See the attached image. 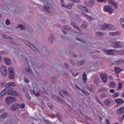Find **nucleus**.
I'll return each instance as SVG.
<instances>
[{
	"instance_id": "obj_1",
	"label": "nucleus",
	"mask_w": 124,
	"mask_h": 124,
	"mask_svg": "<svg viewBox=\"0 0 124 124\" xmlns=\"http://www.w3.org/2000/svg\"><path fill=\"white\" fill-rule=\"evenodd\" d=\"M7 93L8 95H14L15 96H18V94L17 92L15 91L11 87L7 88L4 89L3 91H2L0 93V97H2L3 95Z\"/></svg>"
},
{
	"instance_id": "obj_2",
	"label": "nucleus",
	"mask_w": 124,
	"mask_h": 124,
	"mask_svg": "<svg viewBox=\"0 0 124 124\" xmlns=\"http://www.w3.org/2000/svg\"><path fill=\"white\" fill-rule=\"evenodd\" d=\"M44 3H46V5L43 6V10H45L48 13H50L52 10H54V7L51 6L49 4V3L46 1H43Z\"/></svg>"
},
{
	"instance_id": "obj_3",
	"label": "nucleus",
	"mask_w": 124,
	"mask_h": 124,
	"mask_svg": "<svg viewBox=\"0 0 124 124\" xmlns=\"http://www.w3.org/2000/svg\"><path fill=\"white\" fill-rule=\"evenodd\" d=\"M9 71V75L8 78L9 79L11 80H13L14 78H15V71H14V69L12 67H9L8 69Z\"/></svg>"
},
{
	"instance_id": "obj_4",
	"label": "nucleus",
	"mask_w": 124,
	"mask_h": 124,
	"mask_svg": "<svg viewBox=\"0 0 124 124\" xmlns=\"http://www.w3.org/2000/svg\"><path fill=\"white\" fill-rule=\"evenodd\" d=\"M111 43L113 44L112 46L114 48H123V47H124V43L120 41L112 42Z\"/></svg>"
},
{
	"instance_id": "obj_5",
	"label": "nucleus",
	"mask_w": 124,
	"mask_h": 124,
	"mask_svg": "<svg viewBox=\"0 0 124 124\" xmlns=\"http://www.w3.org/2000/svg\"><path fill=\"white\" fill-rule=\"evenodd\" d=\"M16 101V99L13 97H7L5 99V103L6 104H12Z\"/></svg>"
},
{
	"instance_id": "obj_6",
	"label": "nucleus",
	"mask_w": 124,
	"mask_h": 124,
	"mask_svg": "<svg viewBox=\"0 0 124 124\" xmlns=\"http://www.w3.org/2000/svg\"><path fill=\"white\" fill-rule=\"evenodd\" d=\"M0 72L2 76L6 77L7 76V68H6V67L4 65H2L1 66Z\"/></svg>"
},
{
	"instance_id": "obj_7",
	"label": "nucleus",
	"mask_w": 124,
	"mask_h": 124,
	"mask_svg": "<svg viewBox=\"0 0 124 124\" xmlns=\"http://www.w3.org/2000/svg\"><path fill=\"white\" fill-rule=\"evenodd\" d=\"M104 10L106 12H108L109 14H112L114 12V9L111 7V6L105 5L104 6Z\"/></svg>"
},
{
	"instance_id": "obj_8",
	"label": "nucleus",
	"mask_w": 124,
	"mask_h": 124,
	"mask_svg": "<svg viewBox=\"0 0 124 124\" xmlns=\"http://www.w3.org/2000/svg\"><path fill=\"white\" fill-rule=\"evenodd\" d=\"M24 43H25V44H26V45H27V46H28V47H30V48H31V49L33 50V51H34V52H37V51H38L37 48H36V47H35V46H33V45L31 44V43H30L28 42H24Z\"/></svg>"
},
{
	"instance_id": "obj_9",
	"label": "nucleus",
	"mask_w": 124,
	"mask_h": 124,
	"mask_svg": "<svg viewBox=\"0 0 124 124\" xmlns=\"http://www.w3.org/2000/svg\"><path fill=\"white\" fill-rule=\"evenodd\" d=\"M103 51L105 52L107 55L113 56L115 53V50L114 49H103Z\"/></svg>"
},
{
	"instance_id": "obj_10",
	"label": "nucleus",
	"mask_w": 124,
	"mask_h": 124,
	"mask_svg": "<svg viewBox=\"0 0 124 124\" xmlns=\"http://www.w3.org/2000/svg\"><path fill=\"white\" fill-rule=\"evenodd\" d=\"M52 98L59 103H63V100H62V99L59 96L53 95L52 96Z\"/></svg>"
},
{
	"instance_id": "obj_11",
	"label": "nucleus",
	"mask_w": 124,
	"mask_h": 124,
	"mask_svg": "<svg viewBox=\"0 0 124 124\" xmlns=\"http://www.w3.org/2000/svg\"><path fill=\"white\" fill-rule=\"evenodd\" d=\"M77 7H78V9H80V10H81V11H84H84L85 12H89V11L88 10V9L87 8L86 6H83L82 5H80V4H78L77 5Z\"/></svg>"
},
{
	"instance_id": "obj_12",
	"label": "nucleus",
	"mask_w": 124,
	"mask_h": 124,
	"mask_svg": "<svg viewBox=\"0 0 124 124\" xmlns=\"http://www.w3.org/2000/svg\"><path fill=\"white\" fill-rule=\"evenodd\" d=\"M75 39L76 40H78V41H80V42H86L83 40V34L82 33H79L77 37H75Z\"/></svg>"
},
{
	"instance_id": "obj_13",
	"label": "nucleus",
	"mask_w": 124,
	"mask_h": 124,
	"mask_svg": "<svg viewBox=\"0 0 124 124\" xmlns=\"http://www.w3.org/2000/svg\"><path fill=\"white\" fill-rule=\"evenodd\" d=\"M54 41H55V37H54L53 34H51L48 39V42L49 44H53Z\"/></svg>"
},
{
	"instance_id": "obj_14",
	"label": "nucleus",
	"mask_w": 124,
	"mask_h": 124,
	"mask_svg": "<svg viewBox=\"0 0 124 124\" xmlns=\"http://www.w3.org/2000/svg\"><path fill=\"white\" fill-rule=\"evenodd\" d=\"M19 108H20V105L18 104H15L10 107V108L11 110H13V111H15L19 109Z\"/></svg>"
},
{
	"instance_id": "obj_15",
	"label": "nucleus",
	"mask_w": 124,
	"mask_h": 124,
	"mask_svg": "<svg viewBox=\"0 0 124 124\" xmlns=\"http://www.w3.org/2000/svg\"><path fill=\"white\" fill-rule=\"evenodd\" d=\"M100 77L103 83H106L107 82V76H106V74H102L100 75Z\"/></svg>"
},
{
	"instance_id": "obj_16",
	"label": "nucleus",
	"mask_w": 124,
	"mask_h": 124,
	"mask_svg": "<svg viewBox=\"0 0 124 124\" xmlns=\"http://www.w3.org/2000/svg\"><path fill=\"white\" fill-rule=\"evenodd\" d=\"M16 86V84L14 83V82H11L6 83L4 87L5 88H9V87H15Z\"/></svg>"
},
{
	"instance_id": "obj_17",
	"label": "nucleus",
	"mask_w": 124,
	"mask_h": 124,
	"mask_svg": "<svg viewBox=\"0 0 124 124\" xmlns=\"http://www.w3.org/2000/svg\"><path fill=\"white\" fill-rule=\"evenodd\" d=\"M117 114H118V115H122V114H124V107H121L117 109Z\"/></svg>"
},
{
	"instance_id": "obj_18",
	"label": "nucleus",
	"mask_w": 124,
	"mask_h": 124,
	"mask_svg": "<svg viewBox=\"0 0 124 124\" xmlns=\"http://www.w3.org/2000/svg\"><path fill=\"white\" fill-rule=\"evenodd\" d=\"M124 61L123 60V59H120L117 61H115L113 62V64H115L116 65H119V64H122V63H124Z\"/></svg>"
},
{
	"instance_id": "obj_19",
	"label": "nucleus",
	"mask_w": 124,
	"mask_h": 124,
	"mask_svg": "<svg viewBox=\"0 0 124 124\" xmlns=\"http://www.w3.org/2000/svg\"><path fill=\"white\" fill-rule=\"evenodd\" d=\"M115 102H116V103L119 104V105H122V104H124V100L121 98H118L117 99H115Z\"/></svg>"
},
{
	"instance_id": "obj_20",
	"label": "nucleus",
	"mask_w": 124,
	"mask_h": 124,
	"mask_svg": "<svg viewBox=\"0 0 124 124\" xmlns=\"http://www.w3.org/2000/svg\"><path fill=\"white\" fill-rule=\"evenodd\" d=\"M4 62H5L6 64L7 65H11V61H10V59L7 57L4 58L3 59Z\"/></svg>"
},
{
	"instance_id": "obj_21",
	"label": "nucleus",
	"mask_w": 124,
	"mask_h": 124,
	"mask_svg": "<svg viewBox=\"0 0 124 124\" xmlns=\"http://www.w3.org/2000/svg\"><path fill=\"white\" fill-rule=\"evenodd\" d=\"M85 62L86 61L85 60H81L77 62V64L78 67H80V66H82V65L85 64Z\"/></svg>"
},
{
	"instance_id": "obj_22",
	"label": "nucleus",
	"mask_w": 124,
	"mask_h": 124,
	"mask_svg": "<svg viewBox=\"0 0 124 124\" xmlns=\"http://www.w3.org/2000/svg\"><path fill=\"white\" fill-rule=\"evenodd\" d=\"M114 71L116 74H119L121 71H123V70L121 69L120 67H114Z\"/></svg>"
},
{
	"instance_id": "obj_23",
	"label": "nucleus",
	"mask_w": 124,
	"mask_h": 124,
	"mask_svg": "<svg viewBox=\"0 0 124 124\" xmlns=\"http://www.w3.org/2000/svg\"><path fill=\"white\" fill-rule=\"evenodd\" d=\"M121 34V32L119 31H116V32H111L109 33V35H111L112 36H115L116 35H120Z\"/></svg>"
},
{
	"instance_id": "obj_24",
	"label": "nucleus",
	"mask_w": 124,
	"mask_h": 124,
	"mask_svg": "<svg viewBox=\"0 0 124 124\" xmlns=\"http://www.w3.org/2000/svg\"><path fill=\"white\" fill-rule=\"evenodd\" d=\"M16 29H20L21 31H25V26L23 24H20L16 27Z\"/></svg>"
},
{
	"instance_id": "obj_25",
	"label": "nucleus",
	"mask_w": 124,
	"mask_h": 124,
	"mask_svg": "<svg viewBox=\"0 0 124 124\" xmlns=\"http://www.w3.org/2000/svg\"><path fill=\"white\" fill-rule=\"evenodd\" d=\"M93 4H94V1L93 0H91L88 2L86 3L87 6H93Z\"/></svg>"
},
{
	"instance_id": "obj_26",
	"label": "nucleus",
	"mask_w": 124,
	"mask_h": 124,
	"mask_svg": "<svg viewBox=\"0 0 124 124\" xmlns=\"http://www.w3.org/2000/svg\"><path fill=\"white\" fill-rule=\"evenodd\" d=\"M31 65H32V66H35V67H37V65L39 64V62H38L37 61H34L31 62Z\"/></svg>"
},
{
	"instance_id": "obj_27",
	"label": "nucleus",
	"mask_w": 124,
	"mask_h": 124,
	"mask_svg": "<svg viewBox=\"0 0 124 124\" xmlns=\"http://www.w3.org/2000/svg\"><path fill=\"white\" fill-rule=\"evenodd\" d=\"M63 29L65 31H69L72 30V29H71V28H70V27H69L68 25H65L63 26Z\"/></svg>"
},
{
	"instance_id": "obj_28",
	"label": "nucleus",
	"mask_w": 124,
	"mask_h": 124,
	"mask_svg": "<svg viewBox=\"0 0 124 124\" xmlns=\"http://www.w3.org/2000/svg\"><path fill=\"white\" fill-rule=\"evenodd\" d=\"M106 97H108V94L105 93H102L100 95V98L101 99H103V98H106Z\"/></svg>"
},
{
	"instance_id": "obj_29",
	"label": "nucleus",
	"mask_w": 124,
	"mask_h": 124,
	"mask_svg": "<svg viewBox=\"0 0 124 124\" xmlns=\"http://www.w3.org/2000/svg\"><path fill=\"white\" fill-rule=\"evenodd\" d=\"M82 80L84 83H86L87 81V75L86 72H84L82 75Z\"/></svg>"
},
{
	"instance_id": "obj_30",
	"label": "nucleus",
	"mask_w": 124,
	"mask_h": 124,
	"mask_svg": "<svg viewBox=\"0 0 124 124\" xmlns=\"http://www.w3.org/2000/svg\"><path fill=\"white\" fill-rule=\"evenodd\" d=\"M83 16H86V18L89 21H92L93 20V18L92 16H88L87 14L85 13H83Z\"/></svg>"
},
{
	"instance_id": "obj_31",
	"label": "nucleus",
	"mask_w": 124,
	"mask_h": 124,
	"mask_svg": "<svg viewBox=\"0 0 124 124\" xmlns=\"http://www.w3.org/2000/svg\"><path fill=\"white\" fill-rule=\"evenodd\" d=\"M8 115V113H7V112L3 113L0 116V119H5V118L7 117Z\"/></svg>"
},
{
	"instance_id": "obj_32",
	"label": "nucleus",
	"mask_w": 124,
	"mask_h": 124,
	"mask_svg": "<svg viewBox=\"0 0 124 124\" xmlns=\"http://www.w3.org/2000/svg\"><path fill=\"white\" fill-rule=\"evenodd\" d=\"M104 103H105V105H106V106H109V105H111V101L108 99L105 100Z\"/></svg>"
},
{
	"instance_id": "obj_33",
	"label": "nucleus",
	"mask_w": 124,
	"mask_h": 124,
	"mask_svg": "<svg viewBox=\"0 0 124 124\" xmlns=\"http://www.w3.org/2000/svg\"><path fill=\"white\" fill-rule=\"evenodd\" d=\"M71 24L72 27H73V28H75V29H77V30H78V31H81V30H80V29H79L78 26H76V25H75V23H74V22H72Z\"/></svg>"
},
{
	"instance_id": "obj_34",
	"label": "nucleus",
	"mask_w": 124,
	"mask_h": 124,
	"mask_svg": "<svg viewBox=\"0 0 124 124\" xmlns=\"http://www.w3.org/2000/svg\"><path fill=\"white\" fill-rule=\"evenodd\" d=\"M98 92H99V93H104L106 92V88L104 87L99 88L98 89Z\"/></svg>"
},
{
	"instance_id": "obj_35",
	"label": "nucleus",
	"mask_w": 124,
	"mask_h": 124,
	"mask_svg": "<svg viewBox=\"0 0 124 124\" xmlns=\"http://www.w3.org/2000/svg\"><path fill=\"white\" fill-rule=\"evenodd\" d=\"M88 90L90 92H94V86L90 85L88 87Z\"/></svg>"
},
{
	"instance_id": "obj_36",
	"label": "nucleus",
	"mask_w": 124,
	"mask_h": 124,
	"mask_svg": "<svg viewBox=\"0 0 124 124\" xmlns=\"http://www.w3.org/2000/svg\"><path fill=\"white\" fill-rule=\"evenodd\" d=\"M69 54H70V55H72L73 57H75V58H78L77 55L72 50H69Z\"/></svg>"
},
{
	"instance_id": "obj_37",
	"label": "nucleus",
	"mask_w": 124,
	"mask_h": 124,
	"mask_svg": "<svg viewBox=\"0 0 124 124\" xmlns=\"http://www.w3.org/2000/svg\"><path fill=\"white\" fill-rule=\"evenodd\" d=\"M25 70H27L28 73H29V74H31V75L33 74V72H32V70H31L30 67H28L27 69V68H25Z\"/></svg>"
},
{
	"instance_id": "obj_38",
	"label": "nucleus",
	"mask_w": 124,
	"mask_h": 124,
	"mask_svg": "<svg viewBox=\"0 0 124 124\" xmlns=\"http://www.w3.org/2000/svg\"><path fill=\"white\" fill-rule=\"evenodd\" d=\"M106 29H108V24H104L102 26V30L106 31Z\"/></svg>"
},
{
	"instance_id": "obj_39",
	"label": "nucleus",
	"mask_w": 124,
	"mask_h": 124,
	"mask_svg": "<svg viewBox=\"0 0 124 124\" xmlns=\"http://www.w3.org/2000/svg\"><path fill=\"white\" fill-rule=\"evenodd\" d=\"M121 26L123 29H124V18H121L120 19Z\"/></svg>"
},
{
	"instance_id": "obj_40",
	"label": "nucleus",
	"mask_w": 124,
	"mask_h": 124,
	"mask_svg": "<svg viewBox=\"0 0 124 124\" xmlns=\"http://www.w3.org/2000/svg\"><path fill=\"white\" fill-rule=\"evenodd\" d=\"M108 29L109 30V31H113L114 30V26L111 24H108Z\"/></svg>"
},
{
	"instance_id": "obj_41",
	"label": "nucleus",
	"mask_w": 124,
	"mask_h": 124,
	"mask_svg": "<svg viewBox=\"0 0 124 124\" xmlns=\"http://www.w3.org/2000/svg\"><path fill=\"white\" fill-rule=\"evenodd\" d=\"M3 37L4 38H6V39H11V40L12 39V37L4 34L3 35Z\"/></svg>"
},
{
	"instance_id": "obj_42",
	"label": "nucleus",
	"mask_w": 124,
	"mask_h": 124,
	"mask_svg": "<svg viewBox=\"0 0 124 124\" xmlns=\"http://www.w3.org/2000/svg\"><path fill=\"white\" fill-rule=\"evenodd\" d=\"M62 92L63 94H64V95H65V96H68V95H69V94H68V93L67 92V91H66V90H63L62 91Z\"/></svg>"
},
{
	"instance_id": "obj_43",
	"label": "nucleus",
	"mask_w": 124,
	"mask_h": 124,
	"mask_svg": "<svg viewBox=\"0 0 124 124\" xmlns=\"http://www.w3.org/2000/svg\"><path fill=\"white\" fill-rule=\"evenodd\" d=\"M51 80L52 84H55V83H56L57 81V79H56V78L53 77H51Z\"/></svg>"
},
{
	"instance_id": "obj_44",
	"label": "nucleus",
	"mask_w": 124,
	"mask_h": 124,
	"mask_svg": "<svg viewBox=\"0 0 124 124\" xmlns=\"http://www.w3.org/2000/svg\"><path fill=\"white\" fill-rule=\"evenodd\" d=\"M56 116H57V117L58 118V119L59 120H60V121H61V120H62V115H61V114H60L58 112H57L56 113Z\"/></svg>"
},
{
	"instance_id": "obj_45",
	"label": "nucleus",
	"mask_w": 124,
	"mask_h": 124,
	"mask_svg": "<svg viewBox=\"0 0 124 124\" xmlns=\"http://www.w3.org/2000/svg\"><path fill=\"white\" fill-rule=\"evenodd\" d=\"M96 35L97 36H99L100 35H104V33H103V32H102L99 31V32H96Z\"/></svg>"
},
{
	"instance_id": "obj_46",
	"label": "nucleus",
	"mask_w": 124,
	"mask_h": 124,
	"mask_svg": "<svg viewBox=\"0 0 124 124\" xmlns=\"http://www.w3.org/2000/svg\"><path fill=\"white\" fill-rule=\"evenodd\" d=\"M112 96L115 98L120 96V94L118 93H115L114 94H113Z\"/></svg>"
},
{
	"instance_id": "obj_47",
	"label": "nucleus",
	"mask_w": 124,
	"mask_h": 124,
	"mask_svg": "<svg viewBox=\"0 0 124 124\" xmlns=\"http://www.w3.org/2000/svg\"><path fill=\"white\" fill-rule=\"evenodd\" d=\"M82 27H83L84 29H86L87 28V22L86 21H83Z\"/></svg>"
},
{
	"instance_id": "obj_48",
	"label": "nucleus",
	"mask_w": 124,
	"mask_h": 124,
	"mask_svg": "<svg viewBox=\"0 0 124 124\" xmlns=\"http://www.w3.org/2000/svg\"><path fill=\"white\" fill-rule=\"evenodd\" d=\"M122 87H123V83L119 82L118 87V90H121L122 89Z\"/></svg>"
},
{
	"instance_id": "obj_49",
	"label": "nucleus",
	"mask_w": 124,
	"mask_h": 124,
	"mask_svg": "<svg viewBox=\"0 0 124 124\" xmlns=\"http://www.w3.org/2000/svg\"><path fill=\"white\" fill-rule=\"evenodd\" d=\"M70 1L72 2H75V3H79L80 2V0H69Z\"/></svg>"
},
{
	"instance_id": "obj_50",
	"label": "nucleus",
	"mask_w": 124,
	"mask_h": 124,
	"mask_svg": "<svg viewBox=\"0 0 124 124\" xmlns=\"http://www.w3.org/2000/svg\"><path fill=\"white\" fill-rule=\"evenodd\" d=\"M70 63H71L72 65H74V66L76 65V63H75V62H74V61H73V60H70Z\"/></svg>"
},
{
	"instance_id": "obj_51",
	"label": "nucleus",
	"mask_w": 124,
	"mask_h": 124,
	"mask_svg": "<svg viewBox=\"0 0 124 124\" xmlns=\"http://www.w3.org/2000/svg\"><path fill=\"white\" fill-rule=\"evenodd\" d=\"M33 93L35 94V95H36V96H39V95H40L39 92H36V93H35V91L34 90H33Z\"/></svg>"
},
{
	"instance_id": "obj_52",
	"label": "nucleus",
	"mask_w": 124,
	"mask_h": 124,
	"mask_svg": "<svg viewBox=\"0 0 124 124\" xmlns=\"http://www.w3.org/2000/svg\"><path fill=\"white\" fill-rule=\"evenodd\" d=\"M47 106L48 107H49V108H50L51 110H53V105L51 104H48Z\"/></svg>"
},
{
	"instance_id": "obj_53",
	"label": "nucleus",
	"mask_w": 124,
	"mask_h": 124,
	"mask_svg": "<svg viewBox=\"0 0 124 124\" xmlns=\"http://www.w3.org/2000/svg\"><path fill=\"white\" fill-rule=\"evenodd\" d=\"M115 86H116V84L114 82H110L111 88H114Z\"/></svg>"
},
{
	"instance_id": "obj_54",
	"label": "nucleus",
	"mask_w": 124,
	"mask_h": 124,
	"mask_svg": "<svg viewBox=\"0 0 124 124\" xmlns=\"http://www.w3.org/2000/svg\"><path fill=\"white\" fill-rule=\"evenodd\" d=\"M5 24L6 25H7V26L10 25V21H9L8 20V19H7V20L5 22Z\"/></svg>"
},
{
	"instance_id": "obj_55",
	"label": "nucleus",
	"mask_w": 124,
	"mask_h": 124,
	"mask_svg": "<svg viewBox=\"0 0 124 124\" xmlns=\"http://www.w3.org/2000/svg\"><path fill=\"white\" fill-rule=\"evenodd\" d=\"M79 91H80L81 92H82V93H84V94H86V93H87V92L85 91L84 90L80 89H79Z\"/></svg>"
},
{
	"instance_id": "obj_56",
	"label": "nucleus",
	"mask_w": 124,
	"mask_h": 124,
	"mask_svg": "<svg viewBox=\"0 0 124 124\" xmlns=\"http://www.w3.org/2000/svg\"><path fill=\"white\" fill-rule=\"evenodd\" d=\"M109 93H115V90L114 89H110Z\"/></svg>"
},
{
	"instance_id": "obj_57",
	"label": "nucleus",
	"mask_w": 124,
	"mask_h": 124,
	"mask_svg": "<svg viewBox=\"0 0 124 124\" xmlns=\"http://www.w3.org/2000/svg\"><path fill=\"white\" fill-rule=\"evenodd\" d=\"M112 5L114 6V7H115L116 9L118 8V5H117V3L114 2L113 3Z\"/></svg>"
},
{
	"instance_id": "obj_58",
	"label": "nucleus",
	"mask_w": 124,
	"mask_h": 124,
	"mask_svg": "<svg viewBox=\"0 0 124 124\" xmlns=\"http://www.w3.org/2000/svg\"><path fill=\"white\" fill-rule=\"evenodd\" d=\"M108 3L109 4L113 5V3H114V1H113L112 0H108Z\"/></svg>"
},
{
	"instance_id": "obj_59",
	"label": "nucleus",
	"mask_w": 124,
	"mask_h": 124,
	"mask_svg": "<svg viewBox=\"0 0 124 124\" xmlns=\"http://www.w3.org/2000/svg\"><path fill=\"white\" fill-rule=\"evenodd\" d=\"M19 108H21V109H24L25 108V105L24 104H22Z\"/></svg>"
},
{
	"instance_id": "obj_60",
	"label": "nucleus",
	"mask_w": 124,
	"mask_h": 124,
	"mask_svg": "<svg viewBox=\"0 0 124 124\" xmlns=\"http://www.w3.org/2000/svg\"><path fill=\"white\" fill-rule=\"evenodd\" d=\"M99 2H105L106 0H97Z\"/></svg>"
},
{
	"instance_id": "obj_61",
	"label": "nucleus",
	"mask_w": 124,
	"mask_h": 124,
	"mask_svg": "<svg viewBox=\"0 0 124 124\" xmlns=\"http://www.w3.org/2000/svg\"><path fill=\"white\" fill-rule=\"evenodd\" d=\"M61 4H62V6H64V4H63V0H60Z\"/></svg>"
},
{
	"instance_id": "obj_62",
	"label": "nucleus",
	"mask_w": 124,
	"mask_h": 124,
	"mask_svg": "<svg viewBox=\"0 0 124 124\" xmlns=\"http://www.w3.org/2000/svg\"><path fill=\"white\" fill-rule=\"evenodd\" d=\"M24 82H25V83H29V79H28L27 78H25L24 79Z\"/></svg>"
},
{
	"instance_id": "obj_63",
	"label": "nucleus",
	"mask_w": 124,
	"mask_h": 124,
	"mask_svg": "<svg viewBox=\"0 0 124 124\" xmlns=\"http://www.w3.org/2000/svg\"><path fill=\"white\" fill-rule=\"evenodd\" d=\"M45 123L46 124H51V123H50V121H48V120H45Z\"/></svg>"
},
{
	"instance_id": "obj_64",
	"label": "nucleus",
	"mask_w": 124,
	"mask_h": 124,
	"mask_svg": "<svg viewBox=\"0 0 124 124\" xmlns=\"http://www.w3.org/2000/svg\"><path fill=\"white\" fill-rule=\"evenodd\" d=\"M106 124H110V122H109V120H106Z\"/></svg>"
}]
</instances>
